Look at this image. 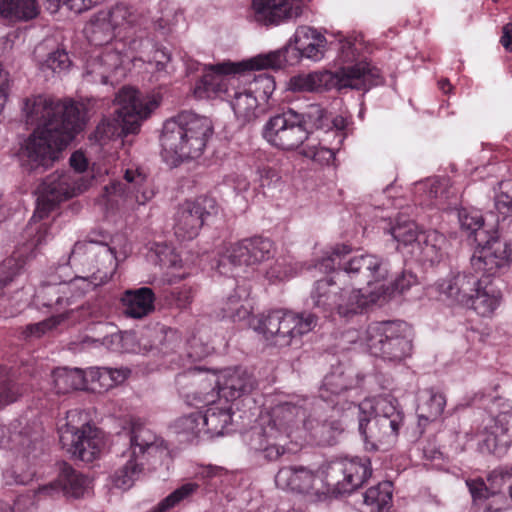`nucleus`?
<instances>
[{
	"label": "nucleus",
	"instance_id": "0eeeda50",
	"mask_svg": "<svg viewBox=\"0 0 512 512\" xmlns=\"http://www.w3.org/2000/svg\"><path fill=\"white\" fill-rule=\"evenodd\" d=\"M46 127L45 129L36 128L22 147V161L29 170L50 167L58 159L59 153L83 128L73 126L71 122L61 128L51 127V123Z\"/></svg>",
	"mask_w": 512,
	"mask_h": 512
},
{
	"label": "nucleus",
	"instance_id": "a18cd8bd",
	"mask_svg": "<svg viewBox=\"0 0 512 512\" xmlns=\"http://www.w3.org/2000/svg\"><path fill=\"white\" fill-rule=\"evenodd\" d=\"M172 429L175 434L183 440L193 442L204 434V425L202 420V412H194L186 416L178 418Z\"/></svg>",
	"mask_w": 512,
	"mask_h": 512
},
{
	"label": "nucleus",
	"instance_id": "20e7f679",
	"mask_svg": "<svg viewBox=\"0 0 512 512\" xmlns=\"http://www.w3.org/2000/svg\"><path fill=\"white\" fill-rule=\"evenodd\" d=\"M381 82L379 69L366 61H360L342 67L337 72L323 70L292 77L289 89L294 92H321L332 88L339 91L347 88L367 91Z\"/></svg>",
	"mask_w": 512,
	"mask_h": 512
},
{
	"label": "nucleus",
	"instance_id": "4d7b16f0",
	"mask_svg": "<svg viewBox=\"0 0 512 512\" xmlns=\"http://www.w3.org/2000/svg\"><path fill=\"white\" fill-rule=\"evenodd\" d=\"M298 270L297 264H293L291 261L283 258L278 259L276 263L268 269L266 276L271 281H282L296 275Z\"/></svg>",
	"mask_w": 512,
	"mask_h": 512
},
{
	"label": "nucleus",
	"instance_id": "bb28decb",
	"mask_svg": "<svg viewBox=\"0 0 512 512\" xmlns=\"http://www.w3.org/2000/svg\"><path fill=\"white\" fill-rule=\"evenodd\" d=\"M478 284L477 276L463 272L442 279L437 289L449 303L468 308Z\"/></svg>",
	"mask_w": 512,
	"mask_h": 512
},
{
	"label": "nucleus",
	"instance_id": "f8f14e48",
	"mask_svg": "<svg viewBox=\"0 0 512 512\" xmlns=\"http://www.w3.org/2000/svg\"><path fill=\"white\" fill-rule=\"evenodd\" d=\"M274 253L271 240L263 237L246 238L224 246L217 253L213 267L221 275H229L234 267L251 266L270 259Z\"/></svg>",
	"mask_w": 512,
	"mask_h": 512
},
{
	"label": "nucleus",
	"instance_id": "680f3d73",
	"mask_svg": "<svg viewBox=\"0 0 512 512\" xmlns=\"http://www.w3.org/2000/svg\"><path fill=\"white\" fill-rule=\"evenodd\" d=\"M224 312L233 321H241L250 315V308L238 297L230 296L227 300Z\"/></svg>",
	"mask_w": 512,
	"mask_h": 512
},
{
	"label": "nucleus",
	"instance_id": "2f4dec72",
	"mask_svg": "<svg viewBox=\"0 0 512 512\" xmlns=\"http://www.w3.org/2000/svg\"><path fill=\"white\" fill-rule=\"evenodd\" d=\"M347 410L351 412V416L357 417L404 419V414L398 405V401L389 395L367 398L359 404L349 403Z\"/></svg>",
	"mask_w": 512,
	"mask_h": 512
},
{
	"label": "nucleus",
	"instance_id": "9b49d317",
	"mask_svg": "<svg viewBox=\"0 0 512 512\" xmlns=\"http://www.w3.org/2000/svg\"><path fill=\"white\" fill-rule=\"evenodd\" d=\"M158 442L159 438L151 429L133 423L130 446L122 453V463L111 476L112 484L124 491L130 489L143 471L145 456L158 449Z\"/></svg>",
	"mask_w": 512,
	"mask_h": 512
},
{
	"label": "nucleus",
	"instance_id": "a878e982",
	"mask_svg": "<svg viewBox=\"0 0 512 512\" xmlns=\"http://www.w3.org/2000/svg\"><path fill=\"white\" fill-rule=\"evenodd\" d=\"M353 386V380L341 367H336L327 374L319 388V396L325 402H330L333 409L342 412L346 417L351 416L347 410L349 401L344 398V393Z\"/></svg>",
	"mask_w": 512,
	"mask_h": 512
},
{
	"label": "nucleus",
	"instance_id": "7c9ffc66",
	"mask_svg": "<svg viewBox=\"0 0 512 512\" xmlns=\"http://www.w3.org/2000/svg\"><path fill=\"white\" fill-rule=\"evenodd\" d=\"M488 483L493 493V500L486 504L490 512H503L512 509V467L493 470Z\"/></svg>",
	"mask_w": 512,
	"mask_h": 512
},
{
	"label": "nucleus",
	"instance_id": "39448f33",
	"mask_svg": "<svg viewBox=\"0 0 512 512\" xmlns=\"http://www.w3.org/2000/svg\"><path fill=\"white\" fill-rule=\"evenodd\" d=\"M413 331L403 321L374 322L367 326L362 344L374 357L390 364H401L413 354Z\"/></svg>",
	"mask_w": 512,
	"mask_h": 512
},
{
	"label": "nucleus",
	"instance_id": "a211bd4d",
	"mask_svg": "<svg viewBox=\"0 0 512 512\" xmlns=\"http://www.w3.org/2000/svg\"><path fill=\"white\" fill-rule=\"evenodd\" d=\"M388 233L398 242V248H407V252L419 261L431 264L439 261L438 242L443 241V236L436 230L419 231L418 226H391Z\"/></svg>",
	"mask_w": 512,
	"mask_h": 512
},
{
	"label": "nucleus",
	"instance_id": "f257e3e1",
	"mask_svg": "<svg viewBox=\"0 0 512 512\" xmlns=\"http://www.w3.org/2000/svg\"><path fill=\"white\" fill-rule=\"evenodd\" d=\"M351 248L342 244L332 251L318 264L321 271H335L332 278L318 280L310 293L315 308L325 313L336 311L340 317L349 318L362 313L370 304L377 302L379 294L368 289H351L341 287L348 280L366 282L368 285L380 277L381 259L375 255L355 256L348 261L343 257L350 253Z\"/></svg>",
	"mask_w": 512,
	"mask_h": 512
},
{
	"label": "nucleus",
	"instance_id": "338daca9",
	"mask_svg": "<svg viewBox=\"0 0 512 512\" xmlns=\"http://www.w3.org/2000/svg\"><path fill=\"white\" fill-rule=\"evenodd\" d=\"M303 155L305 157L311 158L317 162H326L329 163L334 159V152L330 148L326 147H317V146H307L303 150Z\"/></svg>",
	"mask_w": 512,
	"mask_h": 512
},
{
	"label": "nucleus",
	"instance_id": "423d86ee",
	"mask_svg": "<svg viewBox=\"0 0 512 512\" xmlns=\"http://www.w3.org/2000/svg\"><path fill=\"white\" fill-rule=\"evenodd\" d=\"M47 226H25L22 237L25 240L18 245L11 257L5 259L0 265V290L8 286L27 260L35 256V249L45 243L48 238ZM23 289L15 292V295L6 297L0 294V306L4 308V317H13L27 305Z\"/></svg>",
	"mask_w": 512,
	"mask_h": 512
},
{
	"label": "nucleus",
	"instance_id": "412c9836",
	"mask_svg": "<svg viewBox=\"0 0 512 512\" xmlns=\"http://www.w3.org/2000/svg\"><path fill=\"white\" fill-rule=\"evenodd\" d=\"M319 476L308 467L285 466L279 469L275 475V484L278 488L297 494L314 496L316 500L322 501L327 498L329 492L316 488Z\"/></svg>",
	"mask_w": 512,
	"mask_h": 512
},
{
	"label": "nucleus",
	"instance_id": "774afa93",
	"mask_svg": "<svg viewBox=\"0 0 512 512\" xmlns=\"http://www.w3.org/2000/svg\"><path fill=\"white\" fill-rule=\"evenodd\" d=\"M212 348L200 343L196 338H193L188 343L187 355L192 361L200 360L211 353Z\"/></svg>",
	"mask_w": 512,
	"mask_h": 512
},
{
	"label": "nucleus",
	"instance_id": "72a5a7b5",
	"mask_svg": "<svg viewBox=\"0 0 512 512\" xmlns=\"http://www.w3.org/2000/svg\"><path fill=\"white\" fill-rule=\"evenodd\" d=\"M468 308L482 317L491 316L500 306L502 292L491 280L479 279Z\"/></svg>",
	"mask_w": 512,
	"mask_h": 512
},
{
	"label": "nucleus",
	"instance_id": "5fc2aeb1",
	"mask_svg": "<svg viewBox=\"0 0 512 512\" xmlns=\"http://www.w3.org/2000/svg\"><path fill=\"white\" fill-rule=\"evenodd\" d=\"M500 194L496 197L495 207L503 215L501 221L512 222V181L500 183Z\"/></svg>",
	"mask_w": 512,
	"mask_h": 512
},
{
	"label": "nucleus",
	"instance_id": "49530a36",
	"mask_svg": "<svg viewBox=\"0 0 512 512\" xmlns=\"http://www.w3.org/2000/svg\"><path fill=\"white\" fill-rule=\"evenodd\" d=\"M287 50L288 47H284L283 49L272 51L267 54L258 55L246 62H239V64H241L240 68L242 71L267 68L279 69L283 67L287 62L285 56Z\"/></svg>",
	"mask_w": 512,
	"mask_h": 512
},
{
	"label": "nucleus",
	"instance_id": "de8ad7c7",
	"mask_svg": "<svg viewBox=\"0 0 512 512\" xmlns=\"http://www.w3.org/2000/svg\"><path fill=\"white\" fill-rule=\"evenodd\" d=\"M393 485L390 481H384L370 487L364 494L366 505L374 506L379 512L388 509L392 502Z\"/></svg>",
	"mask_w": 512,
	"mask_h": 512
},
{
	"label": "nucleus",
	"instance_id": "4c0bfd02",
	"mask_svg": "<svg viewBox=\"0 0 512 512\" xmlns=\"http://www.w3.org/2000/svg\"><path fill=\"white\" fill-rule=\"evenodd\" d=\"M211 405L202 413L204 434L210 437L222 436L229 432L232 423L231 409L228 406Z\"/></svg>",
	"mask_w": 512,
	"mask_h": 512
},
{
	"label": "nucleus",
	"instance_id": "79ce46f5",
	"mask_svg": "<svg viewBox=\"0 0 512 512\" xmlns=\"http://www.w3.org/2000/svg\"><path fill=\"white\" fill-rule=\"evenodd\" d=\"M86 427H92L86 415L79 409H73L66 413V421L59 427V439L61 445H70L75 447V440L79 441L77 436Z\"/></svg>",
	"mask_w": 512,
	"mask_h": 512
},
{
	"label": "nucleus",
	"instance_id": "3c124183",
	"mask_svg": "<svg viewBox=\"0 0 512 512\" xmlns=\"http://www.w3.org/2000/svg\"><path fill=\"white\" fill-rule=\"evenodd\" d=\"M259 188L267 196H275L283 187V181L279 173L268 166L259 167L257 170Z\"/></svg>",
	"mask_w": 512,
	"mask_h": 512
},
{
	"label": "nucleus",
	"instance_id": "1a4fd4ad",
	"mask_svg": "<svg viewBox=\"0 0 512 512\" xmlns=\"http://www.w3.org/2000/svg\"><path fill=\"white\" fill-rule=\"evenodd\" d=\"M317 320V316L310 312L298 314L279 309L259 315L253 326L271 344L287 347L311 332L316 327Z\"/></svg>",
	"mask_w": 512,
	"mask_h": 512
},
{
	"label": "nucleus",
	"instance_id": "6e6d98bb",
	"mask_svg": "<svg viewBox=\"0 0 512 512\" xmlns=\"http://www.w3.org/2000/svg\"><path fill=\"white\" fill-rule=\"evenodd\" d=\"M22 390L9 375L0 372V408L15 402Z\"/></svg>",
	"mask_w": 512,
	"mask_h": 512
},
{
	"label": "nucleus",
	"instance_id": "f3484780",
	"mask_svg": "<svg viewBox=\"0 0 512 512\" xmlns=\"http://www.w3.org/2000/svg\"><path fill=\"white\" fill-rule=\"evenodd\" d=\"M179 393L191 405L215 404L221 397L217 373L191 367L176 376Z\"/></svg>",
	"mask_w": 512,
	"mask_h": 512
},
{
	"label": "nucleus",
	"instance_id": "864d4df0",
	"mask_svg": "<svg viewBox=\"0 0 512 512\" xmlns=\"http://www.w3.org/2000/svg\"><path fill=\"white\" fill-rule=\"evenodd\" d=\"M108 367H93L86 370L87 388L93 391H107L113 388Z\"/></svg>",
	"mask_w": 512,
	"mask_h": 512
},
{
	"label": "nucleus",
	"instance_id": "dca6fc26",
	"mask_svg": "<svg viewBox=\"0 0 512 512\" xmlns=\"http://www.w3.org/2000/svg\"><path fill=\"white\" fill-rule=\"evenodd\" d=\"M142 45L141 41L133 40L126 48L125 42L116 40L112 45L106 46L100 54L91 57L85 67L84 77L93 83L107 84L122 70L125 59H134L129 53Z\"/></svg>",
	"mask_w": 512,
	"mask_h": 512
},
{
	"label": "nucleus",
	"instance_id": "aec40b11",
	"mask_svg": "<svg viewBox=\"0 0 512 512\" xmlns=\"http://www.w3.org/2000/svg\"><path fill=\"white\" fill-rule=\"evenodd\" d=\"M500 408L495 416H489L482 432L483 446L490 453H497L512 443V403L498 400Z\"/></svg>",
	"mask_w": 512,
	"mask_h": 512
},
{
	"label": "nucleus",
	"instance_id": "8fccbe9b",
	"mask_svg": "<svg viewBox=\"0 0 512 512\" xmlns=\"http://www.w3.org/2000/svg\"><path fill=\"white\" fill-rule=\"evenodd\" d=\"M197 489L198 485L196 483H185L161 500L149 512H169L181 501L191 496Z\"/></svg>",
	"mask_w": 512,
	"mask_h": 512
},
{
	"label": "nucleus",
	"instance_id": "69168bd1",
	"mask_svg": "<svg viewBox=\"0 0 512 512\" xmlns=\"http://www.w3.org/2000/svg\"><path fill=\"white\" fill-rule=\"evenodd\" d=\"M466 485L474 501L493 500L491 487H487L482 479L467 480Z\"/></svg>",
	"mask_w": 512,
	"mask_h": 512
},
{
	"label": "nucleus",
	"instance_id": "4468645a",
	"mask_svg": "<svg viewBox=\"0 0 512 512\" xmlns=\"http://www.w3.org/2000/svg\"><path fill=\"white\" fill-rule=\"evenodd\" d=\"M118 108L114 121L123 134H134L139 131L143 120L159 106V98L155 95H142L131 87H123L115 98Z\"/></svg>",
	"mask_w": 512,
	"mask_h": 512
},
{
	"label": "nucleus",
	"instance_id": "4be33fe9",
	"mask_svg": "<svg viewBox=\"0 0 512 512\" xmlns=\"http://www.w3.org/2000/svg\"><path fill=\"white\" fill-rule=\"evenodd\" d=\"M89 181L71 171H56L48 175L39 187V193L50 202L59 203L84 192Z\"/></svg>",
	"mask_w": 512,
	"mask_h": 512
},
{
	"label": "nucleus",
	"instance_id": "6ab92c4d",
	"mask_svg": "<svg viewBox=\"0 0 512 512\" xmlns=\"http://www.w3.org/2000/svg\"><path fill=\"white\" fill-rule=\"evenodd\" d=\"M241 64L222 62L205 66L204 75L196 83L194 94L198 98L226 97L231 87L240 80Z\"/></svg>",
	"mask_w": 512,
	"mask_h": 512
},
{
	"label": "nucleus",
	"instance_id": "b1692460",
	"mask_svg": "<svg viewBox=\"0 0 512 512\" xmlns=\"http://www.w3.org/2000/svg\"><path fill=\"white\" fill-rule=\"evenodd\" d=\"M358 430L366 444H393L403 425L402 418L357 417Z\"/></svg>",
	"mask_w": 512,
	"mask_h": 512
},
{
	"label": "nucleus",
	"instance_id": "c85d7f7f",
	"mask_svg": "<svg viewBox=\"0 0 512 512\" xmlns=\"http://www.w3.org/2000/svg\"><path fill=\"white\" fill-rule=\"evenodd\" d=\"M252 9L255 19L265 25L296 19L302 14V7L288 0H253Z\"/></svg>",
	"mask_w": 512,
	"mask_h": 512
},
{
	"label": "nucleus",
	"instance_id": "f03ea898",
	"mask_svg": "<svg viewBox=\"0 0 512 512\" xmlns=\"http://www.w3.org/2000/svg\"><path fill=\"white\" fill-rule=\"evenodd\" d=\"M305 398L280 402L260 416L259 423L246 435L248 445L269 461L282 456L289 443L301 445L305 440Z\"/></svg>",
	"mask_w": 512,
	"mask_h": 512
},
{
	"label": "nucleus",
	"instance_id": "58836bf2",
	"mask_svg": "<svg viewBox=\"0 0 512 512\" xmlns=\"http://www.w3.org/2000/svg\"><path fill=\"white\" fill-rule=\"evenodd\" d=\"M53 389L57 394L87 388L86 371L79 368L59 367L52 372Z\"/></svg>",
	"mask_w": 512,
	"mask_h": 512
},
{
	"label": "nucleus",
	"instance_id": "c03bdc74",
	"mask_svg": "<svg viewBox=\"0 0 512 512\" xmlns=\"http://www.w3.org/2000/svg\"><path fill=\"white\" fill-rule=\"evenodd\" d=\"M85 34L88 41L94 46H102L109 44L110 41L116 36V31L111 26L108 18L100 12L85 28Z\"/></svg>",
	"mask_w": 512,
	"mask_h": 512
},
{
	"label": "nucleus",
	"instance_id": "c9c22d12",
	"mask_svg": "<svg viewBox=\"0 0 512 512\" xmlns=\"http://www.w3.org/2000/svg\"><path fill=\"white\" fill-rule=\"evenodd\" d=\"M80 439L75 440V447L70 445H62L72 457L83 462H92L101 451L102 439L97 429L86 427L77 435Z\"/></svg>",
	"mask_w": 512,
	"mask_h": 512
},
{
	"label": "nucleus",
	"instance_id": "473e14b6",
	"mask_svg": "<svg viewBox=\"0 0 512 512\" xmlns=\"http://www.w3.org/2000/svg\"><path fill=\"white\" fill-rule=\"evenodd\" d=\"M292 44L303 57L319 61L324 57L327 41L325 36L316 29L300 26L296 29L293 38L289 40L288 45Z\"/></svg>",
	"mask_w": 512,
	"mask_h": 512
},
{
	"label": "nucleus",
	"instance_id": "c756f323",
	"mask_svg": "<svg viewBox=\"0 0 512 512\" xmlns=\"http://www.w3.org/2000/svg\"><path fill=\"white\" fill-rule=\"evenodd\" d=\"M221 208L214 198L200 196L195 200H187L179 205L176 217L177 221L185 224H207L218 220Z\"/></svg>",
	"mask_w": 512,
	"mask_h": 512
},
{
	"label": "nucleus",
	"instance_id": "e433bc0d",
	"mask_svg": "<svg viewBox=\"0 0 512 512\" xmlns=\"http://www.w3.org/2000/svg\"><path fill=\"white\" fill-rule=\"evenodd\" d=\"M39 13V0H0V20L27 22L35 19Z\"/></svg>",
	"mask_w": 512,
	"mask_h": 512
},
{
	"label": "nucleus",
	"instance_id": "ddd939ff",
	"mask_svg": "<svg viewBox=\"0 0 512 512\" xmlns=\"http://www.w3.org/2000/svg\"><path fill=\"white\" fill-rule=\"evenodd\" d=\"M322 480L329 494H348L360 488L372 474L367 457L344 458L327 464Z\"/></svg>",
	"mask_w": 512,
	"mask_h": 512
},
{
	"label": "nucleus",
	"instance_id": "5701e85b",
	"mask_svg": "<svg viewBox=\"0 0 512 512\" xmlns=\"http://www.w3.org/2000/svg\"><path fill=\"white\" fill-rule=\"evenodd\" d=\"M90 481L83 474L63 463L56 480L39 486L36 495L54 497L63 494L65 497L81 498L89 493Z\"/></svg>",
	"mask_w": 512,
	"mask_h": 512
},
{
	"label": "nucleus",
	"instance_id": "393cba45",
	"mask_svg": "<svg viewBox=\"0 0 512 512\" xmlns=\"http://www.w3.org/2000/svg\"><path fill=\"white\" fill-rule=\"evenodd\" d=\"M248 75H240V80L227 96L238 122L246 125L255 121L260 113L258 97L253 94L252 85H247Z\"/></svg>",
	"mask_w": 512,
	"mask_h": 512
},
{
	"label": "nucleus",
	"instance_id": "ea45409f",
	"mask_svg": "<svg viewBox=\"0 0 512 512\" xmlns=\"http://www.w3.org/2000/svg\"><path fill=\"white\" fill-rule=\"evenodd\" d=\"M305 440L310 437L311 440L319 444H330L335 438L336 433L343 430L342 423L339 420L320 419L313 416L307 417L304 422Z\"/></svg>",
	"mask_w": 512,
	"mask_h": 512
},
{
	"label": "nucleus",
	"instance_id": "09e8293b",
	"mask_svg": "<svg viewBox=\"0 0 512 512\" xmlns=\"http://www.w3.org/2000/svg\"><path fill=\"white\" fill-rule=\"evenodd\" d=\"M74 313L73 310L66 311L57 315H53L41 322L29 324L23 330V336L25 339H37L42 337L48 331L61 325L66 319Z\"/></svg>",
	"mask_w": 512,
	"mask_h": 512
},
{
	"label": "nucleus",
	"instance_id": "37998d69",
	"mask_svg": "<svg viewBox=\"0 0 512 512\" xmlns=\"http://www.w3.org/2000/svg\"><path fill=\"white\" fill-rule=\"evenodd\" d=\"M102 13L108 18L117 34L140 24L141 21V17L136 10L122 3H118L107 12Z\"/></svg>",
	"mask_w": 512,
	"mask_h": 512
},
{
	"label": "nucleus",
	"instance_id": "7ed1b4c3",
	"mask_svg": "<svg viewBox=\"0 0 512 512\" xmlns=\"http://www.w3.org/2000/svg\"><path fill=\"white\" fill-rule=\"evenodd\" d=\"M213 134L212 121L191 111H183L164 123L161 136L162 154L167 162L177 165L199 158Z\"/></svg>",
	"mask_w": 512,
	"mask_h": 512
},
{
	"label": "nucleus",
	"instance_id": "bf43d9fd",
	"mask_svg": "<svg viewBox=\"0 0 512 512\" xmlns=\"http://www.w3.org/2000/svg\"><path fill=\"white\" fill-rule=\"evenodd\" d=\"M155 252L161 266L172 270L184 268L179 254L170 246L157 244Z\"/></svg>",
	"mask_w": 512,
	"mask_h": 512
},
{
	"label": "nucleus",
	"instance_id": "052dcab7",
	"mask_svg": "<svg viewBox=\"0 0 512 512\" xmlns=\"http://www.w3.org/2000/svg\"><path fill=\"white\" fill-rule=\"evenodd\" d=\"M447 218H442V221L454 222L457 220L460 224H484L483 217L478 211H468L466 209H449L445 212Z\"/></svg>",
	"mask_w": 512,
	"mask_h": 512
},
{
	"label": "nucleus",
	"instance_id": "6e6552de",
	"mask_svg": "<svg viewBox=\"0 0 512 512\" xmlns=\"http://www.w3.org/2000/svg\"><path fill=\"white\" fill-rule=\"evenodd\" d=\"M22 114L27 124L36 128H61L69 124L83 127L85 111L82 104L70 99L60 100L46 95H33L23 100Z\"/></svg>",
	"mask_w": 512,
	"mask_h": 512
},
{
	"label": "nucleus",
	"instance_id": "603ef678",
	"mask_svg": "<svg viewBox=\"0 0 512 512\" xmlns=\"http://www.w3.org/2000/svg\"><path fill=\"white\" fill-rule=\"evenodd\" d=\"M40 50L42 46L36 48L34 54L42 71L51 70L53 72H61L70 65L68 54L64 50H55L48 53L44 60H40Z\"/></svg>",
	"mask_w": 512,
	"mask_h": 512
},
{
	"label": "nucleus",
	"instance_id": "0e129e2a",
	"mask_svg": "<svg viewBox=\"0 0 512 512\" xmlns=\"http://www.w3.org/2000/svg\"><path fill=\"white\" fill-rule=\"evenodd\" d=\"M93 285L85 278H76L63 287L62 293H70L71 297H66L68 305L72 303L71 299L81 297L92 289Z\"/></svg>",
	"mask_w": 512,
	"mask_h": 512
},
{
	"label": "nucleus",
	"instance_id": "13d9d810",
	"mask_svg": "<svg viewBox=\"0 0 512 512\" xmlns=\"http://www.w3.org/2000/svg\"><path fill=\"white\" fill-rule=\"evenodd\" d=\"M247 75V85H252L253 94L262 93V97L268 100L276 88V83L273 76L266 73H261L257 76H254L253 80L251 81V74L249 73Z\"/></svg>",
	"mask_w": 512,
	"mask_h": 512
},
{
	"label": "nucleus",
	"instance_id": "f704fd0d",
	"mask_svg": "<svg viewBox=\"0 0 512 512\" xmlns=\"http://www.w3.org/2000/svg\"><path fill=\"white\" fill-rule=\"evenodd\" d=\"M121 302L126 316L141 319L154 310L155 294L149 287L126 290Z\"/></svg>",
	"mask_w": 512,
	"mask_h": 512
},
{
	"label": "nucleus",
	"instance_id": "2eb2a0df",
	"mask_svg": "<svg viewBox=\"0 0 512 512\" xmlns=\"http://www.w3.org/2000/svg\"><path fill=\"white\" fill-rule=\"evenodd\" d=\"M262 135L270 145L282 150H294L308 138L303 116L291 109L271 117Z\"/></svg>",
	"mask_w": 512,
	"mask_h": 512
},
{
	"label": "nucleus",
	"instance_id": "e2e57ef3",
	"mask_svg": "<svg viewBox=\"0 0 512 512\" xmlns=\"http://www.w3.org/2000/svg\"><path fill=\"white\" fill-rule=\"evenodd\" d=\"M87 238H88L89 243L100 244L103 246V252H102L103 258L108 259L110 261V263L113 264L112 270L110 272V274H111L115 270L116 264H115V255H114L115 247L109 246V242H108L109 236L105 235L101 231H98L95 229L88 235Z\"/></svg>",
	"mask_w": 512,
	"mask_h": 512
},
{
	"label": "nucleus",
	"instance_id": "a19ab883",
	"mask_svg": "<svg viewBox=\"0 0 512 512\" xmlns=\"http://www.w3.org/2000/svg\"><path fill=\"white\" fill-rule=\"evenodd\" d=\"M417 400V414L420 419L427 421H434L439 418L446 406L445 396L432 388L421 390Z\"/></svg>",
	"mask_w": 512,
	"mask_h": 512
},
{
	"label": "nucleus",
	"instance_id": "9d476101",
	"mask_svg": "<svg viewBox=\"0 0 512 512\" xmlns=\"http://www.w3.org/2000/svg\"><path fill=\"white\" fill-rule=\"evenodd\" d=\"M469 237L479 248L471 258L472 268L482 275L478 279L489 280L510 265L512 248L500 238L498 226H477Z\"/></svg>",
	"mask_w": 512,
	"mask_h": 512
},
{
	"label": "nucleus",
	"instance_id": "cd10ccee",
	"mask_svg": "<svg viewBox=\"0 0 512 512\" xmlns=\"http://www.w3.org/2000/svg\"><path fill=\"white\" fill-rule=\"evenodd\" d=\"M219 391L226 401H232L250 393L256 386L254 376L243 367H230L217 373Z\"/></svg>",
	"mask_w": 512,
	"mask_h": 512
}]
</instances>
